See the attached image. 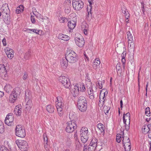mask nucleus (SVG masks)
Wrapping results in <instances>:
<instances>
[{
  "label": "nucleus",
  "instance_id": "4468645a",
  "mask_svg": "<svg viewBox=\"0 0 151 151\" xmlns=\"http://www.w3.org/2000/svg\"><path fill=\"white\" fill-rule=\"evenodd\" d=\"M25 101L27 102L26 105L25 111H27L26 112H29L32 107V101L29 97H26Z\"/></svg>",
  "mask_w": 151,
  "mask_h": 151
},
{
  "label": "nucleus",
  "instance_id": "f03ea898",
  "mask_svg": "<svg viewBox=\"0 0 151 151\" xmlns=\"http://www.w3.org/2000/svg\"><path fill=\"white\" fill-rule=\"evenodd\" d=\"M65 58L68 62L71 63H76L78 60L77 54L73 51H69L66 52Z\"/></svg>",
  "mask_w": 151,
  "mask_h": 151
},
{
  "label": "nucleus",
  "instance_id": "58836bf2",
  "mask_svg": "<svg viewBox=\"0 0 151 151\" xmlns=\"http://www.w3.org/2000/svg\"><path fill=\"white\" fill-rule=\"evenodd\" d=\"M105 100V98L104 97L102 98V100H100L99 103V106L102 107L103 106L104 103V101Z\"/></svg>",
  "mask_w": 151,
  "mask_h": 151
},
{
  "label": "nucleus",
  "instance_id": "0e129e2a",
  "mask_svg": "<svg viewBox=\"0 0 151 151\" xmlns=\"http://www.w3.org/2000/svg\"><path fill=\"white\" fill-rule=\"evenodd\" d=\"M126 53L125 52H123L122 54V58H125V56Z\"/></svg>",
  "mask_w": 151,
  "mask_h": 151
},
{
  "label": "nucleus",
  "instance_id": "20e7f679",
  "mask_svg": "<svg viewBox=\"0 0 151 151\" xmlns=\"http://www.w3.org/2000/svg\"><path fill=\"white\" fill-rule=\"evenodd\" d=\"M80 132L81 140L83 143H85L87 141L88 138V129L87 128L83 127Z\"/></svg>",
  "mask_w": 151,
  "mask_h": 151
},
{
  "label": "nucleus",
  "instance_id": "ddd939ff",
  "mask_svg": "<svg viewBox=\"0 0 151 151\" xmlns=\"http://www.w3.org/2000/svg\"><path fill=\"white\" fill-rule=\"evenodd\" d=\"M75 40L76 44L78 47H81L84 45L85 41L84 39L82 37L75 38Z\"/></svg>",
  "mask_w": 151,
  "mask_h": 151
},
{
  "label": "nucleus",
  "instance_id": "864d4df0",
  "mask_svg": "<svg viewBox=\"0 0 151 151\" xmlns=\"http://www.w3.org/2000/svg\"><path fill=\"white\" fill-rule=\"evenodd\" d=\"M3 44L4 46H6V39L5 38H4L2 40Z\"/></svg>",
  "mask_w": 151,
  "mask_h": 151
},
{
  "label": "nucleus",
  "instance_id": "7c9ffc66",
  "mask_svg": "<svg viewBox=\"0 0 151 151\" xmlns=\"http://www.w3.org/2000/svg\"><path fill=\"white\" fill-rule=\"evenodd\" d=\"M12 88V87L9 84H6L4 87V90L7 92L9 93Z\"/></svg>",
  "mask_w": 151,
  "mask_h": 151
},
{
  "label": "nucleus",
  "instance_id": "b1692460",
  "mask_svg": "<svg viewBox=\"0 0 151 151\" xmlns=\"http://www.w3.org/2000/svg\"><path fill=\"white\" fill-rule=\"evenodd\" d=\"M3 18L4 22L6 24H10L11 22L10 18L9 16L7 14L3 15Z\"/></svg>",
  "mask_w": 151,
  "mask_h": 151
},
{
  "label": "nucleus",
  "instance_id": "4d7b16f0",
  "mask_svg": "<svg viewBox=\"0 0 151 151\" xmlns=\"http://www.w3.org/2000/svg\"><path fill=\"white\" fill-rule=\"evenodd\" d=\"M88 148V147L87 145H84L83 151H87Z\"/></svg>",
  "mask_w": 151,
  "mask_h": 151
},
{
  "label": "nucleus",
  "instance_id": "6ab92c4d",
  "mask_svg": "<svg viewBox=\"0 0 151 151\" xmlns=\"http://www.w3.org/2000/svg\"><path fill=\"white\" fill-rule=\"evenodd\" d=\"M68 61L65 58L62 59L61 61L60 65L62 68L65 69L68 65Z\"/></svg>",
  "mask_w": 151,
  "mask_h": 151
},
{
  "label": "nucleus",
  "instance_id": "a19ab883",
  "mask_svg": "<svg viewBox=\"0 0 151 151\" xmlns=\"http://www.w3.org/2000/svg\"><path fill=\"white\" fill-rule=\"evenodd\" d=\"M124 147V148L125 151H130L131 149L130 145L127 144V145H123Z\"/></svg>",
  "mask_w": 151,
  "mask_h": 151
},
{
  "label": "nucleus",
  "instance_id": "6e6d98bb",
  "mask_svg": "<svg viewBox=\"0 0 151 151\" xmlns=\"http://www.w3.org/2000/svg\"><path fill=\"white\" fill-rule=\"evenodd\" d=\"M32 30H31V29H27V28H25L23 29V31L26 32L27 33H31V32H30V31H32Z\"/></svg>",
  "mask_w": 151,
  "mask_h": 151
},
{
  "label": "nucleus",
  "instance_id": "338daca9",
  "mask_svg": "<svg viewBox=\"0 0 151 151\" xmlns=\"http://www.w3.org/2000/svg\"><path fill=\"white\" fill-rule=\"evenodd\" d=\"M3 151H7L8 150L7 148L5 147H2Z\"/></svg>",
  "mask_w": 151,
  "mask_h": 151
},
{
  "label": "nucleus",
  "instance_id": "f8f14e48",
  "mask_svg": "<svg viewBox=\"0 0 151 151\" xmlns=\"http://www.w3.org/2000/svg\"><path fill=\"white\" fill-rule=\"evenodd\" d=\"M0 76L4 80H6L8 78L6 69L3 64H0Z\"/></svg>",
  "mask_w": 151,
  "mask_h": 151
},
{
  "label": "nucleus",
  "instance_id": "774afa93",
  "mask_svg": "<svg viewBox=\"0 0 151 151\" xmlns=\"http://www.w3.org/2000/svg\"><path fill=\"white\" fill-rule=\"evenodd\" d=\"M149 142L150 145L149 151H151V142L150 141Z\"/></svg>",
  "mask_w": 151,
  "mask_h": 151
},
{
  "label": "nucleus",
  "instance_id": "39448f33",
  "mask_svg": "<svg viewBox=\"0 0 151 151\" xmlns=\"http://www.w3.org/2000/svg\"><path fill=\"white\" fill-rule=\"evenodd\" d=\"M15 131L16 135L18 137L23 138L25 136V130L22 128L21 125L16 126Z\"/></svg>",
  "mask_w": 151,
  "mask_h": 151
},
{
  "label": "nucleus",
  "instance_id": "3c124183",
  "mask_svg": "<svg viewBox=\"0 0 151 151\" xmlns=\"http://www.w3.org/2000/svg\"><path fill=\"white\" fill-rule=\"evenodd\" d=\"M91 88H92V89L94 91V92L96 91L97 89V85H93L92 87H90Z\"/></svg>",
  "mask_w": 151,
  "mask_h": 151
},
{
  "label": "nucleus",
  "instance_id": "2eb2a0df",
  "mask_svg": "<svg viewBox=\"0 0 151 151\" xmlns=\"http://www.w3.org/2000/svg\"><path fill=\"white\" fill-rule=\"evenodd\" d=\"M4 50L6 54L9 58L11 59L14 57V52L12 49L8 47H6Z\"/></svg>",
  "mask_w": 151,
  "mask_h": 151
},
{
  "label": "nucleus",
  "instance_id": "473e14b6",
  "mask_svg": "<svg viewBox=\"0 0 151 151\" xmlns=\"http://www.w3.org/2000/svg\"><path fill=\"white\" fill-rule=\"evenodd\" d=\"M122 137L123 139L122 140V142L124 145V144L126 145H127V144H130V140L129 138H127V137H126L124 138V137Z\"/></svg>",
  "mask_w": 151,
  "mask_h": 151
},
{
  "label": "nucleus",
  "instance_id": "bf43d9fd",
  "mask_svg": "<svg viewBox=\"0 0 151 151\" xmlns=\"http://www.w3.org/2000/svg\"><path fill=\"white\" fill-rule=\"evenodd\" d=\"M120 63H118L117 64L116 66V68L117 70H119L120 68Z\"/></svg>",
  "mask_w": 151,
  "mask_h": 151
},
{
  "label": "nucleus",
  "instance_id": "13d9d810",
  "mask_svg": "<svg viewBox=\"0 0 151 151\" xmlns=\"http://www.w3.org/2000/svg\"><path fill=\"white\" fill-rule=\"evenodd\" d=\"M110 109V108L109 107H106V109H104V112L106 114V113H108Z\"/></svg>",
  "mask_w": 151,
  "mask_h": 151
},
{
  "label": "nucleus",
  "instance_id": "f257e3e1",
  "mask_svg": "<svg viewBox=\"0 0 151 151\" xmlns=\"http://www.w3.org/2000/svg\"><path fill=\"white\" fill-rule=\"evenodd\" d=\"M77 105L78 108L80 111L82 112L86 111L87 108V101L84 96H80L78 98Z\"/></svg>",
  "mask_w": 151,
  "mask_h": 151
},
{
  "label": "nucleus",
  "instance_id": "c756f323",
  "mask_svg": "<svg viewBox=\"0 0 151 151\" xmlns=\"http://www.w3.org/2000/svg\"><path fill=\"white\" fill-rule=\"evenodd\" d=\"M47 111L49 113H52L54 112V107L51 105H49L46 107Z\"/></svg>",
  "mask_w": 151,
  "mask_h": 151
},
{
  "label": "nucleus",
  "instance_id": "1a4fd4ad",
  "mask_svg": "<svg viewBox=\"0 0 151 151\" xmlns=\"http://www.w3.org/2000/svg\"><path fill=\"white\" fill-rule=\"evenodd\" d=\"M72 5L74 9L80 10L83 7V3L81 0H73Z\"/></svg>",
  "mask_w": 151,
  "mask_h": 151
},
{
  "label": "nucleus",
  "instance_id": "4c0bfd02",
  "mask_svg": "<svg viewBox=\"0 0 151 151\" xmlns=\"http://www.w3.org/2000/svg\"><path fill=\"white\" fill-rule=\"evenodd\" d=\"M58 20L60 23H64L68 21L67 19L65 17H60L58 18Z\"/></svg>",
  "mask_w": 151,
  "mask_h": 151
},
{
  "label": "nucleus",
  "instance_id": "e2e57ef3",
  "mask_svg": "<svg viewBox=\"0 0 151 151\" xmlns=\"http://www.w3.org/2000/svg\"><path fill=\"white\" fill-rule=\"evenodd\" d=\"M32 30V31H33V32L35 33L36 34H39V30H36L34 29H31Z\"/></svg>",
  "mask_w": 151,
  "mask_h": 151
},
{
  "label": "nucleus",
  "instance_id": "a211bd4d",
  "mask_svg": "<svg viewBox=\"0 0 151 151\" xmlns=\"http://www.w3.org/2000/svg\"><path fill=\"white\" fill-rule=\"evenodd\" d=\"M79 91L76 84L74 86V87L71 90V93H72L73 96L75 97L78 95Z\"/></svg>",
  "mask_w": 151,
  "mask_h": 151
},
{
  "label": "nucleus",
  "instance_id": "69168bd1",
  "mask_svg": "<svg viewBox=\"0 0 151 151\" xmlns=\"http://www.w3.org/2000/svg\"><path fill=\"white\" fill-rule=\"evenodd\" d=\"M148 133V137L150 139H151V131H149Z\"/></svg>",
  "mask_w": 151,
  "mask_h": 151
},
{
  "label": "nucleus",
  "instance_id": "5fc2aeb1",
  "mask_svg": "<svg viewBox=\"0 0 151 151\" xmlns=\"http://www.w3.org/2000/svg\"><path fill=\"white\" fill-rule=\"evenodd\" d=\"M125 62H126V60H125V58H122V63L123 65V67L124 68L125 67L124 63H125Z\"/></svg>",
  "mask_w": 151,
  "mask_h": 151
},
{
  "label": "nucleus",
  "instance_id": "49530a36",
  "mask_svg": "<svg viewBox=\"0 0 151 151\" xmlns=\"http://www.w3.org/2000/svg\"><path fill=\"white\" fill-rule=\"evenodd\" d=\"M44 144L45 148H47V137H44Z\"/></svg>",
  "mask_w": 151,
  "mask_h": 151
},
{
  "label": "nucleus",
  "instance_id": "0eeeda50",
  "mask_svg": "<svg viewBox=\"0 0 151 151\" xmlns=\"http://www.w3.org/2000/svg\"><path fill=\"white\" fill-rule=\"evenodd\" d=\"M77 127L76 124L74 121H71L67 123L65 129L66 131L68 133L73 132Z\"/></svg>",
  "mask_w": 151,
  "mask_h": 151
},
{
  "label": "nucleus",
  "instance_id": "5701e85b",
  "mask_svg": "<svg viewBox=\"0 0 151 151\" xmlns=\"http://www.w3.org/2000/svg\"><path fill=\"white\" fill-rule=\"evenodd\" d=\"M58 38L59 39H61L65 41H68L70 39L68 36L62 34H60L58 35Z\"/></svg>",
  "mask_w": 151,
  "mask_h": 151
},
{
  "label": "nucleus",
  "instance_id": "09e8293b",
  "mask_svg": "<svg viewBox=\"0 0 151 151\" xmlns=\"http://www.w3.org/2000/svg\"><path fill=\"white\" fill-rule=\"evenodd\" d=\"M98 85L99 86V88L100 89H102L103 87L102 83L101 81H98Z\"/></svg>",
  "mask_w": 151,
  "mask_h": 151
},
{
  "label": "nucleus",
  "instance_id": "9d476101",
  "mask_svg": "<svg viewBox=\"0 0 151 151\" xmlns=\"http://www.w3.org/2000/svg\"><path fill=\"white\" fill-rule=\"evenodd\" d=\"M14 118L12 113H9L6 116L5 120V123L7 125L12 126L14 125Z\"/></svg>",
  "mask_w": 151,
  "mask_h": 151
},
{
  "label": "nucleus",
  "instance_id": "412c9836",
  "mask_svg": "<svg viewBox=\"0 0 151 151\" xmlns=\"http://www.w3.org/2000/svg\"><path fill=\"white\" fill-rule=\"evenodd\" d=\"M68 22V26L69 28L70 29H73L76 25V20H71L70 21Z\"/></svg>",
  "mask_w": 151,
  "mask_h": 151
},
{
  "label": "nucleus",
  "instance_id": "9b49d317",
  "mask_svg": "<svg viewBox=\"0 0 151 151\" xmlns=\"http://www.w3.org/2000/svg\"><path fill=\"white\" fill-rule=\"evenodd\" d=\"M59 81L65 88H68L70 85L69 79L66 77L60 76L59 77Z\"/></svg>",
  "mask_w": 151,
  "mask_h": 151
},
{
  "label": "nucleus",
  "instance_id": "c85d7f7f",
  "mask_svg": "<svg viewBox=\"0 0 151 151\" xmlns=\"http://www.w3.org/2000/svg\"><path fill=\"white\" fill-rule=\"evenodd\" d=\"M126 8L124 7L123 6L122 8V12L124 14L126 19H128L129 17V14L128 11H126Z\"/></svg>",
  "mask_w": 151,
  "mask_h": 151
},
{
  "label": "nucleus",
  "instance_id": "6e6552de",
  "mask_svg": "<svg viewBox=\"0 0 151 151\" xmlns=\"http://www.w3.org/2000/svg\"><path fill=\"white\" fill-rule=\"evenodd\" d=\"M16 143L19 148L22 151L27 150L28 148V144L25 141L17 140Z\"/></svg>",
  "mask_w": 151,
  "mask_h": 151
},
{
  "label": "nucleus",
  "instance_id": "79ce46f5",
  "mask_svg": "<svg viewBox=\"0 0 151 151\" xmlns=\"http://www.w3.org/2000/svg\"><path fill=\"white\" fill-rule=\"evenodd\" d=\"M150 108L147 107L145 109V114L147 116H150Z\"/></svg>",
  "mask_w": 151,
  "mask_h": 151
},
{
  "label": "nucleus",
  "instance_id": "c03bdc74",
  "mask_svg": "<svg viewBox=\"0 0 151 151\" xmlns=\"http://www.w3.org/2000/svg\"><path fill=\"white\" fill-rule=\"evenodd\" d=\"M4 127L3 123L0 126V133H3L4 131Z\"/></svg>",
  "mask_w": 151,
  "mask_h": 151
},
{
  "label": "nucleus",
  "instance_id": "a18cd8bd",
  "mask_svg": "<svg viewBox=\"0 0 151 151\" xmlns=\"http://www.w3.org/2000/svg\"><path fill=\"white\" fill-rule=\"evenodd\" d=\"M30 56V52H26L24 55V58L26 59H28Z\"/></svg>",
  "mask_w": 151,
  "mask_h": 151
},
{
  "label": "nucleus",
  "instance_id": "4be33fe9",
  "mask_svg": "<svg viewBox=\"0 0 151 151\" xmlns=\"http://www.w3.org/2000/svg\"><path fill=\"white\" fill-rule=\"evenodd\" d=\"M97 127L100 131L101 134L104 136L105 130L104 126L103 124L99 123L97 125Z\"/></svg>",
  "mask_w": 151,
  "mask_h": 151
},
{
  "label": "nucleus",
  "instance_id": "2f4dec72",
  "mask_svg": "<svg viewBox=\"0 0 151 151\" xmlns=\"http://www.w3.org/2000/svg\"><path fill=\"white\" fill-rule=\"evenodd\" d=\"M148 126L146 124L143 125L142 128V132L145 134L147 133L149 131V129Z\"/></svg>",
  "mask_w": 151,
  "mask_h": 151
},
{
  "label": "nucleus",
  "instance_id": "c9c22d12",
  "mask_svg": "<svg viewBox=\"0 0 151 151\" xmlns=\"http://www.w3.org/2000/svg\"><path fill=\"white\" fill-rule=\"evenodd\" d=\"M24 7L23 5H20L16 9V12L17 14H19L22 12L24 10Z\"/></svg>",
  "mask_w": 151,
  "mask_h": 151
},
{
  "label": "nucleus",
  "instance_id": "393cba45",
  "mask_svg": "<svg viewBox=\"0 0 151 151\" xmlns=\"http://www.w3.org/2000/svg\"><path fill=\"white\" fill-rule=\"evenodd\" d=\"M94 91L91 87H89L88 90V93L89 95V97L92 101L93 100L94 97L93 95Z\"/></svg>",
  "mask_w": 151,
  "mask_h": 151
},
{
  "label": "nucleus",
  "instance_id": "f3484780",
  "mask_svg": "<svg viewBox=\"0 0 151 151\" xmlns=\"http://www.w3.org/2000/svg\"><path fill=\"white\" fill-rule=\"evenodd\" d=\"M3 15H7L9 11V10L7 4H4L1 9Z\"/></svg>",
  "mask_w": 151,
  "mask_h": 151
},
{
  "label": "nucleus",
  "instance_id": "680f3d73",
  "mask_svg": "<svg viewBox=\"0 0 151 151\" xmlns=\"http://www.w3.org/2000/svg\"><path fill=\"white\" fill-rule=\"evenodd\" d=\"M70 7H69V8H66V9L65 8V11L66 12L68 13L70 11Z\"/></svg>",
  "mask_w": 151,
  "mask_h": 151
},
{
  "label": "nucleus",
  "instance_id": "dca6fc26",
  "mask_svg": "<svg viewBox=\"0 0 151 151\" xmlns=\"http://www.w3.org/2000/svg\"><path fill=\"white\" fill-rule=\"evenodd\" d=\"M100 62L99 58L95 59L93 61V68L98 70L100 68Z\"/></svg>",
  "mask_w": 151,
  "mask_h": 151
},
{
  "label": "nucleus",
  "instance_id": "8fccbe9b",
  "mask_svg": "<svg viewBox=\"0 0 151 151\" xmlns=\"http://www.w3.org/2000/svg\"><path fill=\"white\" fill-rule=\"evenodd\" d=\"M28 76V74L26 73H25L23 76L22 78L23 80H25L27 78Z\"/></svg>",
  "mask_w": 151,
  "mask_h": 151
},
{
  "label": "nucleus",
  "instance_id": "ea45409f",
  "mask_svg": "<svg viewBox=\"0 0 151 151\" xmlns=\"http://www.w3.org/2000/svg\"><path fill=\"white\" fill-rule=\"evenodd\" d=\"M134 42L133 41H131V42H128V46L129 47H130L131 49H133L134 48Z\"/></svg>",
  "mask_w": 151,
  "mask_h": 151
},
{
  "label": "nucleus",
  "instance_id": "bb28decb",
  "mask_svg": "<svg viewBox=\"0 0 151 151\" xmlns=\"http://www.w3.org/2000/svg\"><path fill=\"white\" fill-rule=\"evenodd\" d=\"M80 91L84 92L86 90V88L83 83H78L76 84Z\"/></svg>",
  "mask_w": 151,
  "mask_h": 151
},
{
  "label": "nucleus",
  "instance_id": "72a5a7b5",
  "mask_svg": "<svg viewBox=\"0 0 151 151\" xmlns=\"http://www.w3.org/2000/svg\"><path fill=\"white\" fill-rule=\"evenodd\" d=\"M127 38L128 42L133 41V37L132 34L129 31H128L127 33Z\"/></svg>",
  "mask_w": 151,
  "mask_h": 151
},
{
  "label": "nucleus",
  "instance_id": "e433bc0d",
  "mask_svg": "<svg viewBox=\"0 0 151 151\" xmlns=\"http://www.w3.org/2000/svg\"><path fill=\"white\" fill-rule=\"evenodd\" d=\"M97 140L95 139H92L90 144V145L96 148L97 146Z\"/></svg>",
  "mask_w": 151,
  "mask_h": 151
},
{
  "label": "nucleus",
  "instance_id": "423d86ee",
  "mask_svg": "<svg viewBox=\"0 0 151 151\" xmlns=\"http://www.w3.org/2000/svg\"><path fill=\"white\" fill-rule=\"evenodd\" d=\"M123 122L125 124V128L127 131L129 129V125L130 123V114L129 112L127 113L126 114H124L123 116Z\"/></svg>",
  "mask_w": 151,
  "mask_h": 151
},
{
  "label": "nucleus",
  "instance_id": "aec40b11",
  "mask_svg": "<svg viewBox=\"0 0 151 151\" xmlns=\"http://www.w3.org/2000/svg\"><path fill=\"white\" fill-rule=\"evenodd\" d=\"M20 106H18L15 108L14 110V114L17 116L21 115L22 112V109Z\"/></svg>",
  "mask_w": 151,
  "mask_h": 151
},
{
  "label": "nucleus",
  "instance_id": "603ef678",
  "mask_svg": "<svg viewBox=\"0 0 151 151\" xmlns=\"http://www.w3.org/2000/svg\"><path fill=\"white\" fill-rule=\"evenodd\" d=\"M32 23H34L35 22V21L34 18V17L33 16L31 15L30 17Z\"/></svg>",
  "mask_w": 151,
  "mask_h": 151
},
{
  "label": "nucleus",
  "instance_id": "052dcab7",
  "mask_svg": "<svg viewBox=\"0 0 151 151\" xmlns=\"http://www.w3.org/2000/svg\"><path fill=\"white\" fill-rule=\"evenodd\" d=\"M104 93V95L102 96L101 94V93L100 94L99 97L100 100H102V98H103V97H104V98H105V93Z\"/></svg>",
  "mask_w": 151,
  "mask_h": 151
},
{
  "label": "nucleus",
  "instance_id": "cd10ccee",
  "mask_svg": "<svg viewBox=\"0 0 151 151\" xmlns=\"http://www.w3.org/2000/svg\"><path fill=\"white\" fill-rule=\"evenodd\" d=\"M63 106V105H61V106H58V105H56L58 114L60 116H62L63 114L62 110Z\"/></svg>",
  "mask_w": 151,
  "mask_h": 151
},
{
  "label": "nucleus",
  "instance_id": "de8ad7c7",
  "mask_svg": "<svg viewBox=\"0 0 151 151\" xmlns=\"http://www.w3.org/2000/svg\"><path fill=\"white\" fill-rule=\"evenodd\" d=\"M95 149V148L90 145L88 147L87 151H94Z\"/></svg>",
  "mask_w": 151,
  "mask_h": 151
},
{
  "label": "nucleus",
  "instance_id": "a878e982",
  "mask_svg": "<svg viewBox=\"0 0 151 151\" xmlns=\"http://www.w3.org/2000/svg\"><path fill=\"white\" fill-rule=\"evenodd\" d=\"M57 101H55L56 105L59 106L63 105V99L62 97L59 96L57 98Z\"/></svg>",
  "mask_w": 151,
  "mask_h": 151
},
{
  "label": "nucleus",
  "instance_id": "37998d69",
  "mask_svg": "<svg viewBox=\"0 0 151 151\" xmlns=\"http://www.w3.org/2000/svg\"><path fill=\"white\" fill-rule=\"evenodd\" d=\"M121 137L120 134H117L116 137V141L118 143H120L121 141Z\"/></svg>",
  "mask_w": 151,
  "mask_h": 151
},
{
  "label": "nucleus",
  "instance_id": "7ed1b4c3",
  "mask_svg": "<svg viewBox=\"0 0 151 151\" xmlns=\"http://www.w3.org/2000/svg\"><path fill=\"white\" fill-rule=\"evenodd\" d=\"M20 93V89L19 88L14 89L9 96V101L11 103L14 102L18 97Z\"/></svg>",
  "mask_w": 151,
  "mask_h": 151
},
{
  "label": "nucleus",
  "instance_id": "f704fd0d",
  "mask_svg": "<svg viewBox=\"0 0 151 151\" xmlns=\"http://www.w3.org/2000/svg\"><path fill=\"white\" fill-rule=\"evenodd\" d=\"M64 6L65 8L70 7L71 6V1L70 0H65L64 3Z\"/></svg>",
  "mask_w": 151,
  "mask_h": 151
}]
</instances>
